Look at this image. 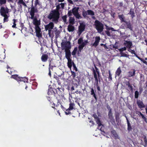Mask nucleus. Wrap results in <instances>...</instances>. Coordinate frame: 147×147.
I'll return each instance as SVG.
<instances>
[{"instance_id": "25", "label": "nucleus", "mask_w": 147, "mask_h": 147, "mask_svg": "<svg viewBox=\"0 0 147 147\" xmlns=\"http://www.w3.org/2000/svg\"><path fill=\"white\" fill-rule=\"evenodd\" d=\"M74 27L72 25L69 24L68 26L67 30L69 32H73L74 30Z\"/></svg>"}, {"instance_id": "14", "label": "nucleus", "mask_w": 147, "mask_h": 147, "mask_svg": "<svg viewBox=\"0 0 147 147\" xmlns=\"http://www.w3.org/2000/svg\"><path fill=\"white\" fill-rule=\"evenodd\" d=\"M137 104L138 107L140 109L144 108L145 107V105L143 102L140 100H137Z\"/></svg>"}, {"instance_id": "49", "label": "nucleus", "mask_w": 147, "mask_h": 147, "mask_svg": "<svg viewBox=\"0 0 147 147\" xmlns=\"http://www.w3.org/2000/svg\"><path fill=\"white\" fill-rule=\"evenodd\" d=\"M87 12V10L86 11H83L82 12V15L83 16L86 18V17L87 15H88Z\"/></svg>"}, {"instance_id": "38", "label": "nucleus", "mask_w": 147, "mask_h": 147, "mask_svg": "<svg viewBox=\"0 0 147 147\" xmlns=\"http://www.w3.org/2000/svg\"><path fill=\"white\" fill-rule=\"evenodd\" d=\"M120 114L118 112H117L115 113V116L116 120H117L119 119Z\"/></svg>"}, {"instance_id": "60", "label": "nucleus", "mask_w": 147, "mask_h": 147, "mask_svg": "<svg viewBox=\"0 0 147 147\" xmlns=\"http://www.w3.org/2000/svg\"><path fill=\"white\" fill-rule=\"evenodd\" d=\"M105 32L108 36H111L110 32L109 30L105 31Z\"/></svg>"}, {"instance_id": "22", "label": "nucleus", "mask_w": 147, "mask_h": 147, "mask_svg": "<svg viewBox=\"0 0 147 147\" xmlns=\"http://www.w3.org/2000/svg\"><path fill=\"white\" fill-rule=\"evenodd\" d=\"M48 55L46 54H43L41 57V59L42 61L45 62L48 59Z\"/></svg>"}, {"instance_id": "18", "label": "nucleus", "mask_w": 147, "mask_h": 147, "mask_svg": "<svg viewBox=\"0 0 147 147\" xmlns=\"http://www.w3.org/2000/svg\"><path fill=\"white\" fill-rule=\"evenodd\" d=\"M136 71L134 69H131L128 73V77H131L135 76Z\"/></svg>"}, {"instance_id": "8", "label": "nucleus", "mask_w": 147, "mask_h": 147, "mask_svg": "<svg viewBox=\"0 0 147 147\" xmlns=\"http://www.w3.org/2000/svg\"><path fill=\"white\" fill-rule=\"evenodd\" d=\"M108 118L109 121L112 124L115 125L116 124L115 120L113 115V113L112 112L108 113Z\"/></svg>"}, {"instance_id": "5", "label": "nucleus", "mask_w": 147, "mask_h": 147, "mask_svg": "<svg viewBox=\"0 0 147 147\" xmlns=\"http://www.w3.org/2000/svg\"><path fill=\"white\" fill-rule=\"evenodd\" d=\"M38 11L37 8H36L35 6H33V4H32L31 7L30 12V15L31 17H29V18L31 19H33L35 18V13H37Z\"/></svg>"}, {"instance_id": "61", "label": "nucleus", "mask_w": 147, "mask_h": 147, "mask_svg": "<svg viewBox=\"0 0 147 147\" xmlns=\"http://www.w3.org/2000/svg\"><path fill=\"white\" fill-rule=\"evenodd\" d=\"M84 48V47L82 46L81 45H80L78 47L79 51H81Z\"/></svg>"}, {"instance_id": "19", "label": "nucleus", "mask_w": 147, "mask_h": 147, "mask_svg": "<svg viewBox=\"0 0 147 147\" xmlns=\"http://www.w3.org/2000/svg\"><path fill=\"white\" fill-rule=\"evenodd\" d=\"M88 15H90L92 16V18L93 20H95L96 18L95 16H94L95 15L94 12L91 10H87V12Z\"/></svg>"}, {"instance_id": "7", "label": "nucleus", "mask_w": 147, "mask_h": 147, "mask_svg": "<svg viewBox=\"0 0 147 147\" xmlns=\"http://www.w3.org/2000/svg\"><path fill=\"white\" fill-rule=\"evenodd\" d=\"M86 25L84 23H80L78 27V33L79 36H80L82 33L85 30Z\"/></svg>"}, {"instance_id": "12", "label": "nucleus", "mask_w": 147, "mask_h": 147, "mask_svg": "<svg viewBox=\"0 0 147 147\" xmlns=\"http://www.w3.org/2000/svg\"><path fill=\"white\" fill-rule=\"evenodd\" d=\"M54 26V23L51 22H50L48 24L45 26V29L46 30H52Z\"/></svg>"}, {"instance_id": "23", "label": "nucleus", "mask_w": 147, "mask_h": 147, "mask_svg": "<svg viewBox=\"0 0 147 147\" xmlns=\"http://www.w3.org/2000/svg\"><path fill=\"white\" fill-rule=\"evenodd\" d=\"M121 68L120 67H119L116 70L115 73V77L117 76H119L121 73Z\"/></svg>"}, {"instance_id": "53", "label": "nucleus", "mask_w": 147, "mask_h": 147, "mask_svg": "<svg viewBox=\"0 0 147 147\" xmlns=\"http://www.w3.org/2000/svg\"><path fill=\"white\" fill-rule=\"evenodd\" d=\"M76 18L78 19H80L81 18L80 15L79 13L78 12L74 15Z\"/></svg>"}, {"instance_id": "10", "label": "nucleus", "mask_w": 147, "mask_h": 147, "mask_svg": "<svg viewBox=\"0 0 147 147\" xmlns=\"http://www.w3.org/2000/svg\"><path fill=\"white\" fill-rule=\"evenodd\" d=\"M33 20V22L34 25L35 26V28L39 27V25L40 24V20H38L36 16H35Z\"/></svg>"}, {"instance_id": "42", "label": "nucleus", "mask_w": 147, "mask_h": 147, "mask_svg": "<svg viewBox=\"0 0 147 147\" xmlns=\"http://www.w3.org/2000/svg\"><path fill=\"white\" fill-rule=\"evenodd\" d=\"M135 98H137L139 96V92L137 91H136L134 92Z\"/></svg>"}, {"instance_id": "33", "label": "nucleus", "mask_w": 147, "mask_h": 147, "mask_svg": "<svg viewBox=\"0 0 147 147\" xmlns=\"http://www.w3.org/2000/svg\"><path fill=\"white\" fill-rule=\"evenodd\" d=\"M18 3L19 4H22L24 6L26 7L27 6V5L23 1V0H19L18 1Z\"/></svg>"}, {"instance_id": "13", "label": "nucleus", "mask_w": 147, "mask_h": 147, "mask_svg": "<svg viewBox=\"0 0 147 147\" xmlns=\"http://www.w3.org/2000/svg\"><path fill=\"white\" fill-rule=\"evenodd\" d=\"M100 38V36H97L95 37V42L92 44L93 47H96L98 45Z\"/></svg>"}, {"instance_id": "56", "label": "nucleus", "mask_w": 147, "mask_h": 147, "mask_svg": "<svg viewBox=\"0 0 147 147\" xmlns=\"http://www.w3.org/2000/svg\"><path fill=\"white\" fill-rule=\"evenodd\" d=\"M20 27H21V31H22V30L24 28V26L23 23L21 22H20Z\"/></svg>"}, {"instance_id": "47", "label": "nucleus", "mask_w": 147, "mask_h": 147, "mask_svg": "<svg viewBox=\"0 0 147 147\" xmlns=\"http://www.w3.org/2000/svg\"><path fill=\"white\" fill-rule=\"evenodd\" d=\"M83 41V38L81 37L78 40V44H80L82 43Z\"/></svg>"}, {"instance_id": "1", "label": "nucleus", "mask_w": 147, "mask_h": 147, "mask_svg": "<svg viewBox=\"0 0 147 147\" xmlns=\"http://www.w3.org/2000/svg\"><path fill=\"white\" fill-rule=\"evenodd\" d=\"M55 10H52L47 16V18L55 24H57L59 22L60 17V12H58Z\"/></svg>"}, {"instance_id": "9", "label": "nucleus", "mask_w": 147, "mask_h": 147, "mask_svg": "<svg viewBox=\"0 0 147 147\" xmlns=\"http://www.w3.org/2000/svg\"><path fill=\"white\" fill-rule=\"evenodd\" d=\"M95 68L96 71L94 69L93 71L94 77V79L98 78V79L99 80V82H100V74H99V70L96 66H95Z\"/></svg>"}, {"instance_id": "21", "label": "nucleus", "mask_w": 147, "mask_h": 147, "mask_svg": "<svg viewBox=\"0 0 147 147\" xmlns=\"http://www.w3.org/2000/svg\"><path fill=\"white\" fill-rule=\"evenodd\" d=\"M54 88H51L49 89L47 93L48 95H53L55 96V94H56V93L55 91H54Z\"/></svg>"}, {"instance_id": "16", "label": "nucleus", "mask_w": 147, "mask_h": 147, "mask_svg": "<svg viewBox=\"0 0 147 147\" xmlns=\"http://www.w3.org/2000/svg\"><path fill=\"white\" fill-rule=\"evenodd\" d=\"M124 116L125 117L127 120V129L129 131H131L132 129V128L131 126L130 122L129 120V119L127 117V116L125 115Z\"/></svg>"}, {"instance_id": "20", "label": "nucleus", "mask_w": 147, "mask_h": 147, "mask_svg": "<svg viewBox=\"0 0 147 147\" xmlns=\"http://www.w3.org/2000/svg\"><path fill=\"white\" fill-rule=\"evenodd\" d=\"M11 78L16 80L18 81H23V80H22L24 79V78L22 77H18L17 75H12L11 76Z\"/></svg>"}, {"instance_id": "29", "label": "nucleus", "mask_w": 147, "mask_h": 147, "mask_svg": "<svg viewBox=\"0 0 147 147\" xmlns=\"http://www.w3.org/2000/svg\"><path fill=\"white\" fill-rule=\"evenodd\" d=\"M79 9V7H74V8L72 10V13L74 15L75 14L78 13V11Z\"/></svg>"}, {"instance_id": "24", "label": "nucleus", "mask_w": 147, "mask_h": 147, "mask_svg": "<svg viewBox=\"0 0 147 147\" xmlns=\"http://www.w3.org/2000/svg\"><path fill=\"white\" fill-rule=\"evenodd\" d=\"M91 90L90 94L91 95H93L94 98L96 100V102L97 101V98L96 97V95L95 93V92H96V91H94L93 88H91Z\"/></svg>"}, {"instance_id": "30", "label": "nucleus", "mask_w": 147, "mask_h": 147, "mask_svg": "<svg viewBox=\"0 0 147 147\" xmlns=\"http://www.w3.org/2000/svg\"><path fill=\"white\" fill-rule=\"evenodd\" d=\"M75 106L74 103L71 102L69 104V107L68 108V110H72L74 109V107Z\"/></svg>"}, {"instance_id": "58", "label": "nucleus", "mask_w": 147, "mask_h": 147, "mask_svg": "<svg viewBox=\"0 0 147 147\" xmlns=\"http://www.w3.org/2000/svg\"><path fill=\"white\" fill-rule=\"evenodd\" d=\"M100 46H103L104 47V48H105V49H108V47L106 45V44H104L102 43H101L100 44Z\"/></svg>"}, {"instance_id": "27", "label": "nucleus", "mask_w": 147, "mask_h": 147, "mask_svg": "<svg viewBox=\"0 0 147 147\" xmlns=\"http://www.w3.org/2000/svg\"><path fill=\"white\" fill-rule=\"evenodd\" d=\"M118 17L121 21V22H125L126 21L125 20V17L123 14H122L121 15H119L118 16Z\"/></svg>"}, {"instance_id": "41", "label": "nucleus", "mask_w": 147, "mask_h": 147, "mask_svg": "<svg viewBox=\"0 0 147 147\" xmlns=\"http://www.w3.org/2000/svg\"><path fill=\"white\" fill-rule=\"evenodd\" d=\"M120 54L121 55V57H128L129 56V55L126 54L123 52H120Z\"/></svg>"}, {"instance_id": "64", "label": "nucleus", "mask_w": 147, "mask_h": 147, "mask_svg": "<svg viewBox=\"0 0 147 147\" xmlns=\"http://www.w3.org/2000/svg\"><path fill=\"white\" fill-rule=\"evenodd\" d=\"M93 117H94L95 120L99 118L96 114H94L93 115Z\"/></svg>"}, {"instance_id": "34", "label": "nucleus", "mask_w": 147, "mask_h": 147, "mask_svg": "<svg viewBox=\"0 0 147 147\" xmlns=\"http://www.w3.org/2000/svg\"><path fill=\"white\" fill-rule=\"evenodd\" d=\"M144 136V142L145 144L143 145L145 147H146L147 146V138L146 136Z\"/></svg>"}, {"instance_id": "51", "label": "nucleus", "mask_w": 147, "mask_h": 147, "mask_svg": "<svg viewBox=\"0 0 147 147\" xmlns=\"http://www.w3.org/2000/svg\"><path fill=\"white\" fill-rule=\"evenodd\" d=\"M138 59H139V60H140L142 61L143 63H145L146 65H147V62L146 61L144 60V59L140 57H139Z\"/></svg>"}, {"instance_id": "52", "label": "nucleus", "mask_w": 147, "mask_h": 147, "mask_svg": "<svg viewBox=\"0 0 147 147\" xmlns=\"http://www.w3.org/2000/svg\"><path fill=\"white\" fill-rule=\"evenodd\" d=\"M142 119L144 120V121L146 122L147 123V118L144 115H142L141 116Z\"/></svg>"}, {"instance_id": "2", "label": "nucleus", "mask_w": 147, "mask_h": 147, "mask_svg": "<svg viewBox=\"0 0 147 147\" xmlns=\"http://www.w3.org/2000/svg\"><path fill=\"white\" fill-rule=\"evenodd\" d=\"M71 47L69 46H65V57L67 60V65L68 67L71 69L72 65V59H71V55L70 49Z\"/></svg>"}, {"instance_id": "36", "label": "nucleus", "mask_w": 147, "mask_h": 147, "mask_svg": "<svg viewBox=\"0 0 147 147\" xmlns=\"http://www.w3.org/2000/svg\"><path fill=\"white\" fill-rule=\"evenodd\" d=\"M106 26V29L107 30H111L112 31H115L114 29L112 27H110L107 25H105Z\"/></svg>"}, {"instance_id": "54", "label": "nucleus", "mask_w": 147, "mask_h": 147, "mask_svg": "<svg viewBox=\"0 0 147 147\" xmlns=\"http://www.w3.org/2000/svg\"><path fill=\"white\" fill-rule=\"evenodd\" d=\"M88 42L87 40H85L84 41V42H82L81 44V45L84 47L86 45Z\"/></svg>"}, {"instance_id": "44", "label": "nucleus", "mask_w": 147, "mask_h": 147, "mask_svg": "<svg viewBox=\"0 0 147 147\" xmlns=\"http://www.w3.org/2000/svg\"><path fill=\"white\" fill-rule=\"evenodd\" d=\"M67 16L66 15H65L62 17V19L63 21L65 23L67 22Z\"/></svg>"}, {"instance_id": "63", "label": "nucleus", "mask_w": 147, "mask_h": 147, "mask_svg": "<svg viewBox=\"0 0 147 147\" xmlns=\"http://www.w3.org/2000/svg\"><path fill=\"white\" fill-rule=\"evenodd\" d=\"M38 4V0H36L35 1L34 6L36 8H37L36 6Z\"/></svg>"}, {"instance_id": "3", "label": "nucleus", "mask_w": 147, "mask_h": 147, "mask_svg": "<svg viewBox=\"0 0 147 147\" xmlns=\"http://www.w3.org/2000/svg\"><path fill=\"white\" fill-rule=\"evenodd\" d=\"M9 9L7 8L4 7H1L0 9V13L1 15L4 17L3 22H7L9 20L8 18L9 16Z\"/></svg>"}, {"instance_id": "11", "label": "nucleus", "mask_w": 147, "mask_h": 147, "mask_svg": "<svg viewBox=\"0 0 147 147\" xmlns=\"http://www.w3.org/2000/svg\"><path fill=\"white\" fill-rule=\"evenodd\" d=\"M36 36L38 38H40L42 36L41 29L40 27L35 28Z\"/></svg>"}, {"instance_id": "28", "label": "nucleus", "mask_w": 147, "mask_h": 147, "mask_svg": "<svg viewBox=\"0 0 147 147\" xmlns=\"http://www.w3.org/2000/svg\"><path fill=\"white\" fill-rule=\"evenodd\" d=\"M60 89L59 88H58L57 89L54 88V90L55 91L56 94H57L59 95L62 94L60 90Z\"/></svg>"}, {"instance_id": "45", "label": "nucleus", "mask_w": 147, "mask_h": 147, "mask_svg": "<svg viewBox=\"0 0 147 147\" xmlns=\"http://www.w3.org/2000/svg\"><path fill=\"white\" fill-rule=\"evenodd\" d=\"M6 3V0H0V5L5 4Z\"/></svg>"}, {"instance_id": "57", "label": "nucleus", "mask_w": 147, "mask_h": 147, "mask_svg": "<svg viewBox=\"0 0 147 147\" xmlns=\"http://www.w3.org/2000/svg\"><path fill=\"white\" fill-rule=\"evenodd\" d=\"M71 110H68V108L66 110V111H65V113L66 115H68L70 114H71V112H70V111Z\"/></svg>"}, {"instance_id": "4", "label": "nucleus", "mask_w": 147, "mask_h": 147, "mask_svg": "<svg viewBox=\"0 0 147 147\" xmlns=\"http://www.w3.org/2000/svg\"><path fill=\"white\" fill-rule=\"evenodd\" d=\"M94 23V27L97 30L98 33H101L104 29L103 24L97 20H96Z\"/></svg>"}, {"instance_id": "43", "label": "nucleus", "mask_w": 147, "mask_h": 147, "mask_svg": "<svg viewBox=\"0 0 147 147\" xmlns=\"http://www.w3.org/2000/svg\"><path fill=\"white\" fill-rule=\"evenodd\" d=\"M71 76H72L73 79H74L76 77V73L71 70Z\"/></svg>"}, {"instance_id": "26", "label": "nucleus", "mask_w": 147, "mask_h": 147, "mask_svg": "<svg viewBox=\"0 0 147 147\" xmlns=\"http://www.w3.org/2000/svg\"><path fill=\"white\" fill-rule=\"evenodd\" d=\"M53 30L55 31V37L56 38H57L59 36V34L60 33V32L59 30H57L56 28H55Z\"/></svg>"}, {"instance_id": "15", "label": "nucleus", "mask_w": 147, "mask_h": 147, "mask_svg": "<svg viewBox=\"0 0 147 147\" xmlns=\"http://www.w3.org/2000/svg\"><path fill=\"white\" fill-rule=\"evenodd\" d=\"M123 45L125 46L127 48H131L132 45V43L131 41L127 40H124Z\"/></svg>"}, {"instance_id": "35", "label": "nucleus", "mask_w": 147, "mask_h": 147, "mask_svg": "<svg viewBox=\"0 0 147 147\" xmlns=\"http://www.w3.org/2000/svg\"><path fill=\"white\" fill-rule=\"evenodd\" d=\"M95 121L98 124V127H99L102 125L99 118L95 120Z\"/></svg>"}, {"instance_id": "48", "label": "nucleus", "mask_w": 147, "mask_h": 147, "mask_svg": "<svg viewBox=\"0 0 147 147\" xmlns=\"http://www.w3.org/2000/svg\"><path fill=\"white\" fill-rule=\"evenodd\" d=\"M72 65L73 67V69L75 70L76 71H77L78 70L74 62H72Z\"/></svg>"}, {"instance_id": "32", "label": "nucleus", "mask_w": 147, "mask_h": 147, "mask_svg": "<svg viewBox=\"0 0 147 147\" xmlns=\"http://www.w3.org/2000/svg\"><path fill=\"white\" fill-rule=\"evenodd\" d=\"M48 34L50 37H53L54 36L53 31L52 30H48Z\"/></svg>"}, {"instance_id": "46", "label": "nucleus", "mask_w": 147, "mask_h": 147, "mask_svg": "<svg viewBox=\"0 0 147 147\" xmlns=\"http://www.w3.org/2000/svg\"><path fill=\"white\" fill-rule=\"evenodd\" d=\"M109 76L108 77L109 80V81H111L112 80V74L111 73L110 71H109Z\"/></svg>"}, {"instance_id": "40", "label": "nucleus", "mask_w": 147, "mask_h": 147, "mask_svg": "<svg viewBox=\"0 0 147 147\" xmlns=\"http://www.w3.org/2000/svg\"><path fill=\"white\" fill-rule=\"evenodd\" d=\"M106 107L107 109L109 110L108 113L112 112V109L110 107L109 105L108 104H107L106 105Z\"/></svg>"}, {"instance_id": "37", "label": "nucleus", "mask_w": 147, "mask_h": 147, "mask_svg": "<svg viewBox=\"0 0 147 147\" xmlns=\"http://www.w3.org/2000/svg\"><path fill=\"white\" fill-rule=\"evenodd\" d=\"M74 21L75 20L74 18L71 17L69 19V22L70 24H73L74 23Z\"/></svg>"}, {"instance_id": "59", "label": "nucleus", "mask_w": 147, "mask_h": 147, "mask_svg": "<svg viewBox=\"0 0 147 147\" xmlns=\"http://www.w3.org/2000/svg\"><path fill=\"white\" fill-rule=\"evenodd\" d=\"M60 8V6L59 5H58L56 6V8L55 9H54L53 10H55L58 12H59V9Z\"/></svg>"}, {"instance_id": "39", "label": "nucleus", "mask_w": 147, "mask_h": 147, "mask_svg": "<svg viewBox=\"0 0 147 147\" xmlns=\"http://www.w3.org/2000/svg\"><path fill=\"white\" fill-rule=\"evenodd\" d=\"M129 13L131 16L132 18H133L135 17V16L134 15V10H132L131 9Z\"/></svg>"}, {"instance_id": "55", "label": "nucleus", "mask_w": 147, "mask_h": 147, "mask_svg": "<svg viewBox=\"0 0 147 147\" xmlns=\"http://www.w3.org/2000/svg\"><path fill=\"white\" fill-rule=\"evenodd\" d=\"M131 53L134 54L138 58L139 57L138 56V55L136 54V53H135V51L134 50H131V51L130 52Z\"/></svg>"}, {"instance_id": "62", "label": "nucleus", "mask_w": 147, "mask_h": 147, "mask_svg": "<svg viewBox=\"0 0 147 147\" xmlns=\"http://www.w3.org/2000/svg\"><path fill=\"white\" fill-rule=\"evenodd\" d=\"M72 11L71 10H70L68 11L67 15H68V16H70L72 15Z\"/></svg>"}, {"instance_id": "31", "label": "nucleus", "mask_w": 147, "mask_h": 147, "mask_svg": "<svg viewBox=\"0 0 147 147\" xmlns=\"http://www.w3.org/2000/svg\"><path fill=\"white\" fill-rule=\"evenodd\" d=\"M78 51V48L76 47L74 48V50L71 53V54L73 56H75L77 52Z\"/></svg>"}, {"instance_id": "50", "label": "nucleus", "mask_w": 147, "mask_h": 147, "mask_svg": "<svg viewBox=\"0 0 147 147\" xmlns=\"http://www.w3.org/2000/svg\"><path fill=\"white\" fill-rule=\"evenodd\" d=\"M127 48L125 47H123L119 49V50L120 52H122L123 51H125L126 50Z\"/></svg>"}, {"instance_id": "17", "label": "nucleus", "mask_w": 147, "mask_h": 147, "mask_svg": "<svg viewBox=\"0 0 147 147\" xmlns=\"http://www.w3.org/2000/svg\"><path fill=\"white\" fill-rule=\"evenodd\" d=\"M111 133L112 136L114 137L115 139H118L119 138L118 135L115 130L113 129L111 131Z\"/></svg>"}, {"instance_id": "6", "label": "nucleus", "mask_w": 147, "mask_h": 147, "mask_svg": "<svg viewBox=\"0 0 147 147\" xmlns=\"http://www.w3.org/2000/svg\"><path fill=\"white\" fill-rule=\"evenodd\" d=\"M124 23H123L121 25V26L122 28H128L131 30H132L133 27L130 21L127 22L126 21Z\"/></svg>"}]
</instances>
